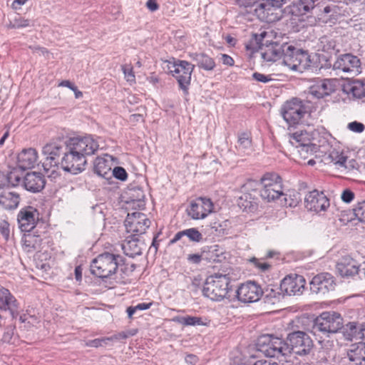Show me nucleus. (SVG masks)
Instances as JSON below:
<instances>
[{
  "label": "nucleus",
  "mask_w": 365,
  "mask_h": 365,
  "mask_svg": "<svg viewBox=\"0 0 365 365\" xmlns=\"http://www.w3.org/2000/svg\"><path fill=\"white\" fill-rule=\"evenodd\" d=\"M308 133L307 132H295L291 136L290 142L291 143L296 147V145H299L304 140V138H307Z\"/></svg>",
  "instance_id": "nucleus-51"
},
{
  "label": "nucleus",
  "mask_w": 365,
  "mask_h": 365,
  "mask_svg": "<svg viewBox=\"0 0 365 365\" xmlns=\"http://www.w3.org/2000/svg\"><path fill=\"white\" fill-rule=\"evenodd\" d=\"M0 232L5 240H8L10 235L9 224L5 220H0Z\"/></svg>",
  "instance_id": "nucleus-56"
},
{
  "label": "nucleus",
  "mask_w": 365,
  "mask_h": 365,
  "mask_svg": "<svg viewBox=\"0 0 365 365\" xmlns=\"http://www.w3.org/2000/svg\"><path fill=\"white\" fill-rule=\"evenodd\" d=\"M348 128L355 133H362L365 129V125L360 122L353 121L348 124Z\"/></svg>",
  "instance_id": "nucleus-58"
},
{
  "label": "nucleus",
  "mask_w": 365,
  "mask_h": 365,
  "mask_svg": "<svg viewBox=\"0 0 365 365\" xmlns=\"http://www.w3.org/2000/svg\"><path fill=\"white\" fill-rule=\"evenodd\" d=\"M145 6L147 9L152 12L155 11L159 9L158 0H148Z\"/></svg>",
  "instance_id": "nucleus-61"
},
{
  "label": "nucleus",
  "mask_w": 365,
  "mask_h": 365,
  "mask_svg": "<svg viewBox=\"0 0 365 365\" xmlns=\"http://www.w3.org/2000/svg\"><path fill=\"white\" fill-rule=\"evenodd\" d=\"M6 180L8 183L13 187L19 185L23 181L19 172L15 170L11 171L7 174Z\"/></svg>",
  "instance_id": "nucleus-46"
},
{
  "label": "nucleus",
  "mask_w": 365,
  "mask_h": 365,
  "mask_svg": "<svg viewBox=\"0 0 365 365\" xmlns=\"http://www.w3.org/2000/svg\"><path fill=\"white\" fill-rule=\"evenodd\" d=\"M327 158L330 163H333L338 168H346V156L336 149H332L329 151Z\"/></svg>",
  "instance_id": "nucleus-39"
},
{
  "label": "nucleus",
  "mask_w": 365,
  "mask_h": 365,
  "mask_svg": "<svg viewBox=\"0 0 365 365\" xmlns=\"http://www.w3.org/2000/svg\"><path fill=\"white\" fill-rule=\"evenodd\" d=\"M343 319L335 312H324L314 321L312 332L314 335L329 336L331 334L337 333L343 328Z\"/></svg>",
  "instance_id": "nucleus-3"
},
{
  "label": "nucleus",
  "mask_w": 365,
  "mask_h": 365,
  "mask_svg": "<svg viewBox=\"0 0 365 365\" xmlns=\"http://www.w3.org/2000/svg\"><path fill=\"white\" fill-rule=\"evenodd\" d=\"M38 219L37 210L31 206L22 208L18 214V222L22 232H30Z\"/></svg>",
  "instance_id": "nucleus-19"
},
{
  "label": "nucleus",
  "mask_w": 365,
  "mask_h": 365,
  "mask_svg": "<svg viewBox=\"0 0 365 365\" xmlns=\"http://www.w3.org/2000/svg\"><path fill=\"white\" fill-rule=\"evenodd\" d=\"M343 91L353 99L365 101V80L349 81L344 85Z\"/></svg>",
  "instance_id": "nucleus-24"
},
{
  "label": "nucleus",
  "mask_w": 365,
  "mask_h": 365,
  "mask_svg": "<svg viewBox=\"0 0 365 365\" xmlns=\"http://www.w3.org/2000/svg\"><path fill=\"white\" fill-rule=\"evenodd\" d=\"M127 337H128V336L125 332H120V333L114 334L111 336H109L108 339H109V342H110V341H116V340L126 339Z\"/></svg>",
  "instance_id": "nucleus-62"
},
{
  "label": "nucleus",
  "mask_w": 365,
  "mask_h": 365,
  "mask_svg": "<svg viewBox=\"0 0 365 365\" xmlns=\"http://www.w3.org/2000/svg\"><path fill=\"white\" fill-rule=\"evenodd\" d=\"M236 293L239 301L244 303H252L257 302L261 298L263 291L256 282H247L242 284Z\"/></svg>",
  "instance_id": "nucleus-14"
},
{
  "label": "nucleus",
  "mask_w": 365,
  "mask_h": 365,
  "mask_svg": "<svg viewBox=\"0 0 365 365\" xmlns=\"http://www.w3.org/2000/svg\"><path fill=\"white\" fill-rule=\"evenodd\" d=\"M122 71L124 73L125 78L128 83L132 84L135 82V76L131 66H122Z\"/></svg>",
  "instance_id": "nucleus-52"
},
{
  "label": "nucleus",
  "mask_w": 365,
  "mask_h": 365,
  "mask_svg": "<svg viewBox=\"0 0 365 365\" xmlns=\"http://www.w3.org/2000/svg\"><path fill=\"white\" fill-rule=\"evenodd\" d=\"M306 207L316 212L325 211L329 207V200L322 192L313 190L305 197Z\"/></svg>",
  "instance_id": "nucleus-18"
},
{
  "label": "nucleus",
  "mask_w": 365,
  "mask_h": 365,
  "mask_svg": "<svg viewBox=\"0 0 365 365\" xmlns=\"http://www.w3.org/2000/svg\"><path fill=\"white\" fill-rule=\"evenodd\" d=\"M20 304L11 292L0 284V310L9 312L13 319L20 312Z\"/></svg>",
  "instance_id": "nucleus-15"
},
{
  "label": "nucleus",
  "mask_w": 365,
  "mask_h": 365,
  "mask_svg": "<svg viewBox=\"0 0 365 365\" xmlns=\"http://www.w3.org/2000/svg\"><path fill=\"white\" fill-rule=\"evenodd\" d=\"M323 12L325 15H327L331 23H334L341 15L338 6L334 4L325 6Z\"/></svg>",
  "instance_id": "nucleus-41"
},
{
  "label": "nucleus",
  "mask_w": 365,
  "mask_h": 365,
  "mask_svg": "<svg viewBox=\"0 0 365 365\" xmlns=\"http://www.w3.org/2000/svg\"><path fill=\"white\" fill-rule=\"evenodd\" d=\"M153 304V302H149V303H145V302H143V303H139L136 306H135L136 310H146V309H148L151 307Z\"/></svg>",
  "instance_id": "nucleus-64"
},
{
  "label": "nucleus",
  "mask_w": 365,
  "mask_h": 365,
  "mask_svg": "<svg viewBox=\"0 0 365 365\" xmlns=\"http://www.w3.org/2000/svg\"><path fill=\"white\" fill-rule=\"evenodd\" d=\"M190 57L195 61L200 68L206 71H212L215 67V63L213 58L203 53H192L189 54Z\"/></svg>",
  "instance_id": "nucleus-37"
},
{
  "label": "nucleus",
  "mask_w": 365,
  "mask_h": 365,
  "mask_svg": "<svg viewBox=\"0 0 365 365\" xmlns=\"http://www.w3.org/2000/svg\"><path fill=\"white\" fill-rule=\"evenodd\" d=\"M112 175L116 178L120 180L124 181L128 178V174L125 171V170L122 167H115L111 173Z\"/></svg>",
  "instance_id": "nucleus-53"
},
{
  "label": "nucleus",
  "mask_w": 365,
  "mask_h": 365,
  "mask_svg": "<svg viewBox=\"0 0 365 365\" xmlns=\"http://www.w3.org/2000/svg\"><path fill=\"white\" fill-rule=\"evenodd\" d=\"M283 63L290 70L302 73L312 66L308 52L297 48L292 45L284 43Z\"/></svg>",
  "instance_id": "nucleus-4"
},
{
  "label": "nucleus",
  "mask_w": 365,
  "mask_h": 365,
  "mask_svg": "<svg viewBox=\"0 0 365 365\" xmlns=\"http://www.w3.org/2000/svg\"><path fill=\"white\" fill-rule=\"evenodd\" d=\"M214 210L210 198L200 197L193 200L187 208L188 215L193 220L205 219Z\"/></svg>",
  "instance_id": "nucleus-13"
},
{
  "label": "nucleus",
  "mask_w": 365,
  "mask_h": 365,
  "mask_svg": "<svg viewBox=\"0 0 365 365\" xmlns=\"http://www.w3.org/2000/svg\"><path fill=\"white\" fill-rule=\"evenodd\" d=\"M86 159L66 143V151L61 159V167L67 172L78 174L85 170Z\"/></svg>",
  "instance_id": "nucleus-9"
},
{
  "label": "nucleus",
  "mask_w": 365,
  "mask_h": 365,
  "mask_svg": "<svg viewBox=\"0 0 365 365\" xmlns=\"http://www.w3.org/2000/svg\"><path fill=\"white\" fill-rule=\"evenodd\" d=\"M276 8L264 1L259 4L255 9L257 16L262 21L272 23L278 20Z\"/></svg>",
  "instance_id": "nucleus-27"
},
{
  "label": "nucleus",
  "mask_w": 365,
  "mask_h": 365,
  "mask_svg": "<svg viewBox=\"0 0 365 365\" xmlns=\"http://www.w3.org/2000/svg\"><path fill=\"white\" fill-rule=\"evenodd\" d=\"M22 185L27 191L36 193L44 188L46 179L41 173L29 172L23 178Z\"/></svg>",
  "instance_id": "nucleus-22"
},
{
  "label": "nucleus",
  "mask_w": 365,
  "mask_h": 365,
  "mask_svg": "<svg viewBox=\"0 0 365 365\" xmlns=\"http://www.w3.org/2000/svg\"><path fill=\"white\" fill-rule=\"evenodd\" d=\"M150 221L146 215L139 212L128 213L125 220L127 232L133 236L142 235L150 227Z\"/></svg>",
  "instance_id": "nucleus-12"
},
{
  "label": "nucleus",
  "mask_w": 365,
  "mask_h": 365,
  "mask_svg": "<svg viewBox=\"0 0 365 365\" xmlns=\"http://www.w3.org/2000/svg\"><path fill=\"white\" fill-rule=\"evenodd\" d=\"M63 147L56 143H47L43 147L42 153L46 156L44 166L57 167L58 157L62 153Z\"/></svg>",
  "instance_id": "nucleus-26"
},
{
  "label": "nucleus",
  "mask_w": 365,
  "mask_h": 365,
  "mask_svg": "<svg viewBox=\"0 0 365 365\" xmlns=\"http://www.w3.org/2000/svg\"><path fill=\"white\" fill-rule=\"evenodd\" d=\"M211 228L215 232V235L220 236L227 233V223L226 222H213L210 225Z\"/></svg>",
  "instance_id": "nucleus-48"
},
{
  "label": "nucleus",
  "mask_w": 365,
  "mask_h": 365,
  "mask_svg": "<svg viewBox=\"0 0 365 365\" xmlns=\"http://www.w3.org/2000/svg\"><path fill=\"white\" fill-rule=\"evenodd\" d=\"M252 77L255 81L262 83H267L272 80L269 76L257 72L254 73Z\"/></svg>",
  "instance_id": "nucleus-59"
},
{
  "label": "nucleus",
  "mask_w": 365,
  "mask_h": 365,
  "mask_svg": "<svg viewBox=\"0 0 365 365\" xmlns=\"http://www.w3.org/2000/svg\"><path fill=\"white\" fill-rule=\"evenodd\" d=\"M230 289V277L227 274H215L206 279L202 293L212 301H221L227 297Z\"/></svg>",
  "instance_id": "nucleus-2"
},
{
  "label": "nucleus",
  "mask_w": 365,
  "mask_h": 365,
  "mask_svg": "<svg viewBox=\"0 0 365 365\" xmlns=\"http://www.w3.org/2000/svg\"><path fill=\"white\" fill-rule=\"evenodd\" d=\"M21 202L20 195L15 191L4 190L0 193V205L5 210L16 209Z\"/></svg>",
  "instance_id": "nucleus-29"
},
{
  "label": "nucleus",
  "mask_w": 365,
  "mask_h": 365,
  "mask_svg": "<svg viewBox=\"0 0 365 365\" xmlns=\"http://www.w3.org/2000/svg\"><path fill=\"white\" fill-rule=\"evenodd\" d=\"M236 148L241 155H249L252 152V140L247 133L239 135Z\"/></svg>",
  "instance_id": "nucleus-38"
},
{
  "label": "nucleus",
  "mask_w": 365,
  "mask_h": 365,
  "mask_svg": "<svg viewBox=\"0 0 365 365\" xmlns=\"http://www.w3.org/2000/svg\"><path fill=\"white\" fill-rule=\"evenodd\" d=\"M289 354L294 352L298 355H306L310 352L313 346V342L309 336L304 331H297L289 334Z\"/></svg>",
  "instance_id": "nucleus-11"
},
{
  "label": "nucleus",
  "mask_w": 365,
  "mask_h": 365,
  "mask_svg": "<svg viewBox=\"0 0 365 365\" xmlns=\"http://www.w3.org/2000/svg\"><path fill=\"white\" fill-rule=\"evenodd\" d=\"M220 60L224 65L232 66L235 63L234 59L229 55L223 53L221 54Z\"/></svg>",
  "instance_id": "nucleus-60"
},
{
  "label": "nucleus",
  "mask_w": 365,
  "mask_h": 365,
  "mask_svg": "<svg viewBox=\"0 0 365 365\" xmlns=\"http://www.w3.org/2000/svg\"><path fill=\"white\" fill-rule=\"evenodd\" d=\"M250 262L253 264L254 267L258 269L261 272H266L270 268V264L267 262H263L262 259H259L255 257H252L250 259Z\"/></svg>",
  "instance_id": "nucleus-50"
},
{
  "label": "nucleus",
  "mask_w": 365,
  "mask_h": 365,
  "mask_svg": "<svg viewBox=\"0 0 365 365\" xmlns=\"http://www.w3.org/2000/svg\"><path fill=\"white\" fill-rule=\"evenodd\" d=\"M274 33L272 31H262L259 35H255V39L259 44V46L261 47L262 50H263V47L266 48L267 46H271L273 43H277L272 41Z\"/></svg>",
  "instance_id": "nucleus-40"
},
{
  "label": "nucleus",
  "mask_w": 365,
  "mask_h": 365,
  "mask_svg": "<svg viewBox=\"0 0 365 365\" xmlns=\"http://www.w3.org/2000/svg\"><path fill=\"white\" fill-rule=\"evenodd\" d=\"M195 66L187 61L173 58L168 62V69L177 80L179 87L185 95L188 94V88L191 81V75Z\"/></svg>",
  "instance_id": "nucleus-5"
},
{
  "label": "nucleus",
  "mask_w": 365,
  "mask_h": 365,
  "mask_svg": "<svg viewBox=\"0 0 365 365\" xmlns=\"http://www.w3.org/2000/svg\"><path fill=\"white\" fill-rule=\"evenodd\" d=\"M336 268L344 277H354L356 275L361 279V264L349 256L343 257L337 263Z\"/></svg>",
  "instance_id": "nucleus-20"
},
{
  "label": "nucleus",
  "mask_w": 365,
  "mask_h": 365,
  "mask_svg": "<svg viewBox=\"0 0 365 365\" xmlns=\"http://www.w3.org/2000/svg\"><path fill=\"white\" fill-rule=\"evenodd\" d=\"M15 24H16L17 29H23L33 26L31 21L29 19H25L22 16H18L14 19Z\"/></svg>",
  "instance_id": "nucleus-54"
},
{
  "label": "nucleus",
  "mask_w": 365,
  "mask_h": 365,
  "mask_svg": "<svg viewBox=\"0 0 365 365\" xmlns=\"http://www.w3.org/2000/svg\"><path fill=\"white\" fill-rule=\"evenodd\" d=\"M38 153L32 148L23 149L17 156V165L21 170L32 168L38 160Z\"/></svg>",
  "instance_id": "nucleus-25"
},
{
  "label": "nucleus",
  "mask_w": 365,
  "mask_h": 365,
  "mask_svg": "<svg viewBox=\"0 0 365 365\" xmlns=\"http://www.w3.org/2000/svg\"><path fill=\"white\" fill-rule=\"evenodd\" d=\"M122 249L124 253L130 257H134L142 253V248L139 245V241L135 236L133 235L130 238L128 237L123 242Z\"/></svg>",
  "instance_id": "nucleus-36"
},
{
  "label": "nucleus",
  "mask_w": 365,
  "mask_h": 365,
  "mask_svg": "<svg viewBox=\"0 0 365 365\" xmlns=\"http://www.w3.org/2000/svg\"><path fill=\"white\" fill-rule=\"evenodd\" d=\"M284 44L273 43L263 48L261 52L262 58L267 62H274L282 58H284Z\"/></svg>",
  "instance_id": "nucleus-31"
},
{
  "label": "nucleus",
  "mask_w": 365,
  "mask_h": 365,
  "mask_svg": "<svg viewBox=\"0 0 365 365\" xmlns=\"http://www.w3.org/2000/svg\"><path fill=\"white\" fill-rule=\"evenodd\" d=\"M123 263L121 255L106 252L92 260L91 272L100 278H110L116 273L118 267Z\"/></svg>",
  "instance_id": "nucleus-1"
},
{
  "label": "nucleus",
  "mask_w": 365,
  "mask_h": 365,
  "mask_svg": "<svg viewBox=\"0 0 365 365\" xmlns=\"http://www.w3.org/2000/svg\"><path fill=\"white\" fill-rule=\"evenodd\" d=\"M349 360L354 365H365V342L352 344L346 351Z\"/></svg>",
  "instance_id": "nucleus-28"
},
{
  "label": "nucleus",
  "mask_w": 365,
  "mask_h": 365,
  "mask_svg": "<svg viewBox=\"0 0 365 365\" xmlns=\"http://www.w3.org/2000/svg\"><path fill=\"white\" fill-rule=\"evenodd\" d=\"M259 350L268 357H286L289 355V345L283 339L272 335L262 336L258 342Z\"/></svg>",
  "instance_id": "nucleus-6"
},
{
  "label": "nucleus",
  "mask_w": 365,
  "mask_h": 365,
  "mask_svg": "<svg viewBox=\"0 0 365 365\" xmlns=\"http://www.w3.org/2000/svg\"><path fill=\"white\" fill-rule=\"evenodd\" d=\"M361 61L351 53H345L337 57L333 64L334 70H339L344 73L354 74L360 73Z\"/></svg>",
  "instance_id": "nucleus-16"
},
{
  "label": "nucleus",
  "mask_w": 365,
  "mask_h": 365,
  "mask_svg": "<svg viewBox=\"0 0 365 365\" xmlns=\"http://www.w3.org/2000/svg\"><path fill=\"white\" fill-rule=\"evenodd\" d=\"M309 284L312 292L323 294L333 290L336 285L334 277L327 272L317 274Z\"/></svg>",
  "instance_id": "nucleus-17"
},
{
  "label": "nucleus",
  "mask_w": 365,
  "mask_h": 365,
  "mask_svg": "<svg viewBox=\"0 0 365 365\" xmlns=\"http://www.w3.org/2000/svg\"><path fill=\"white\" fill-rule=\"evenodd\" d=\"M67 143L68 146L71 147L85 158L87 155L95 154L99 148L97 138L91 135L71 138Z\"/></svg>",
  "instance_id": "nucleus-10"
},
{
  "label": "nucleus",
  "mask_w": 365,
  "mask_h": 365,
  "mask_svg": "<svg viewBox=\"0 0 365 365\" xmlns=\"http://www.w3.org/2000/svg\"><path fill=\"white\" fill-rule=\"evenodd\" d=\"M240 208L247 212H255L258 208V200L251 193H243L237 200Z\"/></svg>",
  "instance_id": "nucleus-32"
},
{
  "label": "nucleus",
  "mask_w": 365,
  "mask_h": 365,
  "mask_svg": "<svg viewBox=\"0 0 365 365\" xmlns=\"http://www.w3.org/2000/svg\"><path fill=\"white\" fill-rule=\"evenodd\" d=\"M110 156L106 155V157H97L94 161V172L99 176L108 178L111 173L110 162L108 158Z\"/></svg>",
  "instance_id": "nucleus-33"
},
{
  "label": "nucleus",
  "mask_w": 365,
  "mask_h": 365,
  "mask_svg": "<svg viewBox=\"0 0 365 365\" xmlns=\"http://www.w3.org/2000/svg\"><path fill=\"white\" fill-rule=\"evenodd\" d=\"M304 286L305 279L302 276H287L282 279L280 284V289L287 295H296L302 292Z\"/></svg>",
  "instance_id": "nucleus-21"
},
{
  "label": "nucleus",
  "mask_w": 365,
  "mask_h": 365,
  "mask_svg": "<svg viewBox=\"0 0 365 365\" xmlns=\"http://www.w3.org/2000/svg\"><path fill=\"white\" fill-rule=\"evenodd\" d=\"M307 113L304 102L297 98L286 101L282 108V115L289 125L299 124Z\"/></svg>",
  "instance_id": "nucleus-8"
},
{
  "label": "nucleus",
  "mask_w": 365,
  "mask_h": 365,
  "mask_svg": "<svg viewBox=\"0 0 365 365\" xmlns=\"http://www.w3.org/2000/svg\"><path fill=\"white\" fill-rule=\"evenodd\" d=\"M343 334L346 339L365 338V328L364 325L359 327L355 322H349L344 327Z\"/></svg>",
  "instance_id": "nucleus-34"
},
{
  "label": "nucleus",
  "mask_w": 365,
  "mask_h": 365,
  "mask_svg": "<svg viewBox=\"0 0 365 365\" xmlns=\"http://www.w3.org/2000/svg\"><path fill=\"white\" fill-rule=\"evenodd\" d=\"M356 217L361 222H365V200L359 202L354 209Z\"/></svg>",
  "instance_id": "nucleus-45"
},
{
  "label": "nucleus",
  "mask_w": 365,
  "mask_h": 365,
  "mask_svg": "<svg viewBox=\"0 0 365 365\" xmlns=\"http://www.w3.org/2000/svg\"><path fill=\"white\" fill-rule=\"evenodd\" d=\"M14 336V328L7 327L4 329V331L1 338L3 343L10 344Z\"/></svg>",
  "instance_id": "nucleus-55"
},
{
  "label": "nucleus",
  "mask_w": 365,
  "mask_h": 365,
  "mask_svg": "<svg viewBox=\"0 0 365 365\" xmlns=\"http://www.w3.org/2000/svg\"><path fill=\"white\" fill-rule=\"evenodd\" d=\"M297 148L300 156L304 159H307L309 155H312L318 151L319 146L317 144L303 145Z\"/></svg>",
  "instance_id": "nucleus-42"
},
{
  "label": "nucleus",
  "mask_w": 365,
  "mask_h": 365,
  "mask_svg": "<svg viewBox=\"0 0 365 365\" xmlns=\"http://www.w3.org/2000/svg\"><path fill=\"white\" fill-rule=\"evenodd\" d=\"M321 43L323 44V50L327 52H331L336 50V41L334 39L328 38L327 37H322L321 38Z\"/></svg>",
  "instance_id": "nucleus-49"
},
{
  "label": "nucleus",
  "mask_w": 365,
  "mask_h": 365,
  "mask_svg": "<svg viewBox=\"0 0 365 365\" xmlns=\"http://www.w3.org/2000/svg\"><path fill=\"white\" fill-rule=\"evenodd\" d=\"M185 236H187L191 242H200L203 240V236L202 233H200L197 229L195 227L186 229Z\"/></svg>",
  "instance_id": "nucleus-44"
},
{
  "label": "nucleus",
  "mask_w": 365,
  "mask_h": 365,
  "mask_svg": "<svg viewBox=\"0 0 365 365\" xmlns=\"http://www.w3.org/2000/svg\"><path fill=\"white\" fill-rule=\"evenodd\" d=\"M334 91V85L329 79L317 81L309 88V93L316 98H322Z\"/></svg>",
  "instance_id": "nucleus-23"
},
{
  "label": "nucleus",
  "mask_w": 365,
  "mask_h": 365,
  "mask_svg": "<svg viewBox=\"0 0 365 365\" xmlns=\"http://www.w3.org/2000/svg\"><path fill=\"white\" fill-rule=\"evenodd\" d=\"M315 1H317V0H299L297 3L299 12L301 13V14H305L310 11L315 6Z\"/></svg>",
  "instance_id": "nucleus-43"
},
{
  "label": "nucleus",
  "mask_w": 365,
  "mask_h": 365,
  "mask_svg": "<svg viewBox=\"0 0 365 365\" xmlns=\"http://www.w3.org/2000/svg\"><path fill=\"white\" fill-rule=\"evenodd\" d=\"M172 320L184 327L207 326L208 324L206 319L195 316H176Z\"/></svg>",
  "instance_id": "nucleus-35"
},
{
  "label": "nucleus",
  "mask_w": 365,
  "mask_h": 365,
  "mask_svg": "<svg viewBox=\"0 0 365 365\" xmlns=\"http://www.w3.org/2000/svg\"><path fill=\"white\" fill-rule=\"evenodd\" d=\"M260 195L267 202L274 201L283 195L282 178L274 173H267L261 179Z\"/></svg>",
  "instance_id": "nucleus-7"
},
{
  "label": "nucleus",
  "mask_w": 365,
  "mask_h": 365,
  "mask_svg": "<svg viewBox=\"0 0 365 365\" xmlns=\"http://www.w3.org/2000/svg\"><path fill=\"white\" fill-rule=\"evenodd\" d=\"M109 344L108 337L98 338L92 340H88L86 342L85 345L89 347L98 348L100 346H106Z\"/></svg>",
  "instance_id": "nucleus-47"
},
{
  "label": "nucleus",
  "mask_w": 365,
  "mask_h": 365,
  "mask_svg": "<svg viewBox=\"0 0 365 365\" xmlns=\"http://www.w3.org/2000/svg\"><path fill=\"white\" fill-rule=\"evenodd\" d=\"M355 197V194L350 189H345L341 195V199L344 202L350 203Z\"/></svg>",
  "instance_id": "nucleus-57"
},
{
  "label": "nucleus",
  "mask_w": 365,
  "mask_h": 365,
  "mask_svg": "<svg viewBox=\"0 0 365 365\" xmlns=\"http://www.w3.org/2000/svg\"><path fill=\"white\" fill-rule=\"evenodd\" d=\"M29 48L33 51V53L41 51V53L43 55L48 53V51L46 48H43V47H40L38 46H29Z\"/></svg>",
  "instance_id": "nucleus-63"
},
{
  "label": "nucleus",
  "mask_w": 365,
  "mask_h": 365,
  "mask_svg": "<svg viewBox=\"0 0 365 365\" xmlns=\"http://www.w3.org/2000/svg\"><path fill=\"white\" fill-rule=\"evenodd\" d=\"M217 245L205 247L200 253L190 254L187 259L189 262L195 264H200L202 259L215 262L217 260V255H214V252L217 250Z\"/></svg>",
  "instance_id": "nucleus-30"
}]
</instances>
